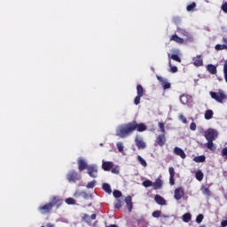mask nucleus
<instances>
[{
  "label": "nucleus",
  "mask_w": 227,
  "mask_h": 227,
  "mask_svg": "<svg viewBox=\"0 0 227 227\" xmlns=\"http://www.w3.org/2000/svg\"><path fill=\"white\" fill-rule=\"evenodd\" d=\"M146 129L147 127L145 125V123H137V121H132L119 126L116 129V136L121 137V139H124V137H129V136H130V134L136 130H137V132H145Z\"/></svg>",
  "instance_id": "f257e3e1"
},
{
  "label": "nucleus",
  "mask_w": 227,
  "mask_h": 227,
  "mask_svg": "<svg viewBox=\"0 0 227 227\" xmlns=\"http://www.w3.org/2000/svg\"><path fill=\"white\" fill-rule=\"evenodd\" d=\"M67 180L69 182V184H77L79 180H81V175L77 173L75 170H70L67 174Z\"/></svg>",
  "instance_id": "f03ea898"
},
{
  "label": "nucleus",
  "mask_w": 227,
  "mask_h": 227,
  "mask_svg": "<svg viewBox=\"0 0 227 227\" xmlns=\"http://www.w3.org/2000/svg\"><path fill=\"white\" fill-rule=\"evenodd\" d=\"M211 98H214L216 102H219V104H223V101L227 98L226 94H224L223 91H219V92H210Z\"/></svg>",
  "instance_id": "7ed1b4c3"
},
{
  "label": "nucleus",
  "mask_w": 227,
  "mask_h": 227,
  "mask_svg": "<svg viewBox=\"0 0 227 227\" xmlns=\"http://www.w3.org/2000/svg\"><path fill=\"white\" fill-rule=\"evenodd\" d=\"M137 95L134 99V104L135 106H139V104H141V97L145 95V89H143V85H137Z\"/></svg>",
  "instance_id": "20e7f679"
},
{
  "label": "nucleus",
  "mask_w": 227,
  "mask_h": 227,
  "mask_svg": "<svg viewBox=\"0 0 227 227\" xmlns=\"http://www.w3.org/2000/svg\"><path fill=\"white\" fill-rule=\"evenodd\" d=\"M217 132L212 129L206 130L204 133V137L207 139V141H215V139H217Z\"/></svg>",
  "instance_id": "39448f33"
},
{
  "label": "nucleus",
  "mask_w": 227,
  "mask_h": 227,
  "mask_svg": "<svg viewBox=\"0 0 227 227\" xmlns=\"http://www.w3.org/2000/svg\"><path fill=\"white\" fill-rule=\"evenodd\" d=\"M50 204L51 205V207H56V208H59L61 205H63V200L58 196L51 197Z\"/></svg>",
  "instance_id": "423d86ee"
},
{
  "label": "nucleus",
  "mask_w": 227,
  "mask_h": 227,
  "mask_svg": "<svg viewBox=\"0 0 227 227\" xmlns=\"http://www.w3.org/2000/svg\"><path fill=\"white\" fill-rule=\"evenodd\" d=\"M39 212H41L42 214L45 215V214H51V210H52V204H51V202L46 203L43 206H40L38 207Z\"/></svg>",
  "instance_id": "0eeeda50"
},
{
  "label": "nucleus",
  "mask_w": 227,
  "mask_h": 227,
  "mask_svg": "<svg viewBox=\"0 0 227 227\" xmlns=\"http://www.w3.org/2000/svg\"><path fill=\"white\" fill-rule=\"evenodd\" d=\"M184 196H185V192L184 191V188L179 187L175 190V192H174L175 200H176L178 201L181 199H183Z\"/></svg>",
  "instance_id": "6e6552de"
},
{
  "label": "nucleus",
  "mask_w": 227,
  "mask_h": 227,
  "mask_svg": "<svg viewBox=\"0 0 227 227\" xmlns=\"http://www.w3.org/2000/svg\"><path fill=\"white\" fill-rule=\"evenodd\" d=\"M88 175L91 176V178H97L98 175V168H97V166H89L87 168Z\"/></svg>",
  "instance_id": "1a4fd4ad"
},
{
  "label": "nucleus",
  "mask_w": 227,
  "mask_h": 227,
  "mask_svg": "<svg viewBox=\"0 0 227 227\" xmlns=\"http://www.w3.org/2000/svg\"><path fill=\"white\" fill-rule=\"evenodd\" d=\"M180 102L184 106H187V104H191V102H192V96L188 94H183L180 96Z\"/></svg>",
  "instance_id": "9d476101"
},
{
  "label": "nucleus",
  "mask_w": 227,
  "mask_h": 227,
  "mask_svg": "<svg viewBox=\"0 0 227 227\" xmlns=\"http://www.w3.org/2000/svg\"><path fill=\"white\" fill-rule=\"evenodd\" d=\"M157 80L160 82L163 90H169L171 88V83L168 82V79L162 78L161 76L157 75Z\"/></svg>",
  "instance_id": "9b49d317"
},
{
  "label": "nucleus",
  "mask_w": 227,
  "mask_h": 227,
  "mask_svg": "<svg viewBox=\"0 0 227 227\" xmlns=\"http://www.w3.org/2000/svg\"><path fill=\"white\" fill-rule=\"evenodd\" d=\"M155 143L158 146H164L166 145V134L161 133L156 137Z\"/></svg>",
  "instance_id": "f8f14e48"
},
{
  "label": "nucleus",
  "mask_w": 227,
  "mask_h": 227,
  "mask_svg": "<svg viewBox=\"0 0 227 227\" xmlns=\"http://www.w3.org/2000/svg\"><path fill=\"white\" fill-rule=\"evenodd\" d=\"M135 143L138 150H145V148H146V143H145V141L139 137L135 139Z\"/></svg>",
  "instance_id": "ddd939ff"
},
{
  "label": "nucleus",
  "mask_w": 227,
  "mask_h": 227,
  "mask_svg": "<svg viewBox=\"0 0 227 227\" xmlns=\"http://www.w3.org/2000/svg\"><path fill=\"white\" fill-rule=\"evenodd\" d=\"M78 169L79 171H84V169H88V162L82 159L78 160Z\"/></svg>",
  "instance_id": "4468645a"
},
{
  "label": "nucleus",
  "mask_w": 227,
  "mask_h": 227,
  "mask_svg": "<svg viewBox=\"0 0 227 227\" xmlns=\"http://www.w3.org/2000/svg\"><path fill=\"white\" fill-rule=\"evenodd\" d=\"M112 168H114V163L112 161H103L102 169H104V171H111Z\"/></svg>",
  "instance_id": "2eb2a0df"
},
{
  "label": "nucleus",
  "mask_w": 227,
  "mask_h": 227,
  "mask_svg": "<svg viewBox=\"0 0 227 227\" xmlns=\"http://www.w3.org/2000/svg\"><path fill=\"white\" fill-rule=\"evenodd\" d=\"M170 42H176V43H179L182 45V43H184L185 41L184 40V38L178 36V35L174 34L170 37Z\"/></svg>",
  "instance_id": "dca6fc26"
},
{
  "label": "nucleus",
  "mask_w": 227,
  "mask_h": 227,
  "mask_svg": "<svg viewBox=\"0 0 227 227\" xmlns=\"http://www.w3.org/2000/svg\"><path fill=\"white\" fill-rule=\"evenodd\" d=\"M223 42L224 44H216L215 46V51H227V38L223 37Z\"/></svg>",
  "instance_id": "f3484780"
},
{
  "label": "nucleus",
  "mask_w": 227,
  "mask_h": 227,
  "mask_svg": "<svg viewBox=\"0 0 227 227\" xmlns=\"http://www.w3.org/2000/svg\"><path fill=\"white\" fill-rule=\"evenodd\" d=\"M153 189L154 191H159V189H162V179L158 177L154 183H153Z\"/></svg>",
  "instance_id": "a211bd4d"
},
{
  "label": "nucleus",
  "mask_w": 227,
  "mask_h": 227,
  "mask_svg": "<svg viewBox=\"0 0 227 227\" xmlns=\"http://www.w3.org/2000/svg\"><path fill=\"white\" fill-rule=\"evenodd\" d=\"M174 153L181 157V159H185V157H187V155L185 154V152H184L180 147H175Z\"/></svg>",
  "instance_id": "6ab92c4d"
},
{
  "label": "nucleus",
  "mask_w": 227,
  "mask_h": 227,
  "mask_svg": "<svg viewBox=\"0 0 227 227\" xmlns=\"http://www.w3.org/2000/svg\"><path fill=\"white\" fill-rule=\"evenodd\" d=\"M125 203L127 205V208L129 212H132V208H134L133 203H132V197L127 196L125 198Z\"/></svg>",
  "instance_id": "aec40b11"
},
{
  "label": "nucleus",
  "mask_w": 227,
  "mask_h": 227,
  "mask_svg": "<svg viewBox=\"0 0 227 227\" xmlns=\"http://www.w3.org/2000/svg\"><path fill=\"white\" fill-rule=\"evenodd\" d=\"M193 65L194 67H203V59H201V55H197L196 58H193Z\"/></svg>",
  "instance_id": "412c9836"
},
{
  "label": "nucleus",
  "mask_w": 227,
  "mask_h": 227,
  "mask_svg": "<svg viewBox=\"0 0 227 227\" xmlns=\"http://www.w3.org/2000/svg\"><path fill=\"white\" fill-rule=\"evenodd\" d=\"M177 33H180L182 35V36H185L186 42H189V40L190 41L192 40L191 34H189V32H187L186 30H184L182 28H177Z\"/></svg>",
  "instance_id": "4be33fe9"
},
{
  "label": "nucleus",
  "mask_w": 227,
  "mask_h": 227,
  "mask_svg": "<svg viewBox=\"0 0 227 227\" xmlns=\"http://www.w3.org/2000/svg\"><path fill=\"white\" fill-rule=\"evenodd\" d=\"M207 70L211 75H215V74H217V67L213 64H208L207 66Z\"/></svg>",
  "instance_id": "5701e85b"
},
{
  "label": "nucleus",
  "mask_w": 227,
  "mask_h": 227,
  "mask_svg": "<svg viewBox=\"0 0 227 227\" xmlns=\"http://www.w3.org/2000/svg\"><path fill=\"white\" fill-rule=\"evenodd\" d=\"M207 150H210V152H215V145H214V140H207V143L204 145Z\"/></svg>",
  "instance_id": "b1692460"
},
{
  "label": "nucleus",
  "mask_w": 227,
  "mask_h": 227,
  "mask_svg": "<svg viewBox=\"0 0 227 227\" xmlns=\"http://www.w3.org/2000/svg\"><path fill=\"white\" fill-rule=\"evenodd\" d=\"M154 200L158 205H166V200H164L160 195H155Z\"/></svg>",
  "instance_id": "393cba45"
},
{
  "label": "nucleus",
  "mask_w": 227,
  "mask_h": 227,
  "mask_svg": "<svg viewBox=\"0 0 227 227\" xmlns=\"http://www.w3.org/2000/svg\"><path fill=\"white\" fill-rule=\"evenodd\" d=\"M201 192L207 198H210V196H212V192H210V188L209 187H206V186L202 187L201 188Z\"/></svg>",
  "instance_id": "a878e982"
},
{
  "label": "nucleus",
  "mask_w": 227,
  "mask_h": 227,
  "mask_svg": "<svg viewBox=\"0 0 227 227\" xmlns=\"http://www.w3.org/2000/svg\"><path fill=\"white\" fill-rule=\"evenodd\" d=\"M204 117H205V120H212V118H214V111L207 110Z\"/></svg>",
  "instance_id": "bb28decb"
},
{
  "label": "nucleus",
  "mask_w": 227,
  "mask_h": 227,
  "mask_svg": "<svg viewBox=\"0 0 227 227\" xmlns=\"http://www.w3.org/2000/svg\"><path fill=\"white\" fill-rule=\"evenodd\" d=\"M102 188L105 192H107V194H111V192H113V190H111V185H109L107 183L103 184Z\"/></svg>",
  "instance_id": "cd10ccee"
},
{
  "label": "nucleus",
  "mask_w": 227,
  "mask_h": 227,
  "mask_svg": "<svg viewBox=\"0 0 227 227\" xmlns=\"http://www.w3.org/2000/svg\"><path fill=\"white\" fill-rule=\"evenodd\" d=\"M194 162L200 163V162H205V160H207V158L205 157V155H200V156H196L193 159Z\"/></svg>",
  "instance_id": "c85d7f7f"
},
{
  "label": "nucleus",
  "mask_w": 227,
  "mask_h": 227,
  "mask_svg": "<svg viewBox=\"0 0 227 227\" xmlns=\"http://www.w3.org/2000/svg\"><path fill=\"white\" fill-rule=\"evenodd\" d=\"M191 219H192V215H191V213H186L183 215L184 223H189V221H191Z\"/></svg>",
  "instance_id": "c756f323"
},
{
  "label": "nucleus",
  "mask_w": 227,
  "mask_h": 227,
  "mask_svg": "<svg viewBox=\"0 0 227 227\" xmlns=\"http://www.w3.org/2000/svg\"><path fill=\"white\" fill-rule=\"evenodd\" d=\"M168 67H170L169 72H171V74H176V72H178V67L172 66L171 60L168 61Z\"/></svg>",
  "instance_id": "7c9ffc66"
},
{
  "label": "nucleus",
  "mask_w": 227,
  "mask_h": 227,
  "mask_svg": "<svg viewBox=\"0 0 227 227\" xmlns=\"http://www.w3.org/2000/svg\"><path fill=\"white\" fill-rule=\"evenodd\" d=\"M203 172H201V170H198L195 174V177H196V180H198L199 182H201V180H203Z\"/></svg>",
  "instance_id": "2f4dec72"
},
{
  "label": "nucleus",
  "mask_w": 227,
  "mask_h": 227,
  "mask_svg": "<svg viewBox=\"0 0 227 227\" xmlns=\"http://www.w3.org/2000/svg\"><path fill=\"white\" fill-rule=\"evenodd\" d=\"M196 9V2H192V4H188L186 7L187 12H194Z\"/></svg>",
  "instance_id": "473e14b6"
},
{
  "label": "nucleus",
  "mask_w": 227,
  "mask_h": 227,
  "mask_svg": "<svg viewBox=\"0 0 227 227\" xmlns=\"http://www.w3.org/2000/svg\"><path fill=\"white\" fill-rule=\"evenodd\" d=\"M137 160L141 164V166H143L144 168H146V166H148V163H146V160H145V159H143V157H141L140 155L137 156Z\"/></svg>",
  "instance_id": "72a5a7b5"
},
{
  "label": "nucleus",
  "mask_w": 227,
  "mask_h": 227,
  "mask_svg": "<svg viewBox=\"0 0 227 227\" xmlns=\"http://www.w3.org/2000/svg\"><path fill=\"white\" fill-rule=\"evenodd\" d=\"M170 58L177 63H182V59H180V57L177 54H172Z\"/></svg>",
  "instance_id": "f704fd0d"
},
{
  "label": "nucleus",
  "mask_w": 227,
  "mask_h": 227,
  "mask_svg": "<svg viewBox=\"0 0 227 227\" xmlns=\"http://www.w3.org/2000/svg\"><path fill=\"white\" fill-rule=\"evenodd\" d=\"M158 127L160 129L161 134H166V127L164 122H159Z\"/></svg>",
  "instance_id": "c9c22d12"
},
{
  "label": "nucleus",
  "mask_w": 227,
  "mask_h": 227,
  "mask_svg": "<svg viewBox=\"0 0 227 227\" xmlns=\"http://www.w3.org/2000/svg\"><path fill=\"white\" fill-rule=\"evenodd\" d=\"M121 207H123V201L117 200L114 204V207L117 208L118 210H120V208H121Z\"/></svg>",
  "instance_id": "e433bc0d"
},
{
  "label": "nucleus",
  "mask_w": 227,
  "mask_h": 227,
  "mask_svg": "<svg viewBox=\"0 0 227 227\" xmlns=\"http://www.w3.org/2000/svg\"><path fill=\"white\" fill-rule=\"evenodd\" d=\"M142 185L144 187H152V185H153V182L150 181V180H145L142 183Z\"/></svg>",
  "instance_id": "4c0bfd02"
},
{
  "label": "nucleus",
  "mask_w": 227,
  "mask_h": 227,
  "mask_svg": "<svg viewBox=\"0 0 227 227\" xmlns=\"http://www.w3.org/2000/svg\"><path fill=\"white\" fill-rule=\"evenodd\" d=\"M160 215H162V211H160V210H156V211L153 212V217L159 219V217H160Z\"/></svg>",
  "instance_id": "58836bf2"
},
{
  "label": "nucleus",
  "mask_w": 227,
  "mask_h": 227,
  "mask_svg": "<svg viewBox=\"0 0 227 227\" xmlns=\"http://www.w3.org/2000/svg\"><path fill=\"white\" fill-rule=\"evenodd\" d=\"M205 218V216L203 215V214H200L197 217H196V223L198 224H200V223L203 222V219Z\"/></svg>",
  "instance_id": "ea45409f"
},
{
  "label": "nucleus",
  "mask_w": 227,
  "mask_h": 227,
  "mask_svg": "<svg viewBox=\"0 0 227 227\" xmlns=\"http://www.w3.org/2000/svg\"><path fill=\"white\" fill-rule=\"evenodd\" d=\"M137 225L139 226V227H147L148 226V223H146L145 221H143V220H139L137 223Z\"/></svg>",
  "instance_id": "a19ab883"
},
{
  "label": "nucleus",
  "mask_w": 227,
  "mask_h": 227,
  "mask_svg": "<svg viewBox=\"0 0 227 227\" xmlns=\"http://www.w3.org/2000/svg\"><path fill=\"white\" fill-rule=\"evenodd\" d=\"M111 173H113L114 175H120V168H118V166L112 168Z\"/></svg>",
  "instance_id": "79ce46f5"
},
{
  "label": "nucleus",
  "mask_w": 227,
  "mask_h": 227,
  "mask_svg": "<svg viewBox=\"0 0 227 227\" xmlns=\"http://www.w3.org/2000/svg\"><path fill=\"white\" fill-rule=\"evenodd\" d=\"M97 184V181H91L89 182L86 185L87 189H93V187H95V184Z\"/></svg>",
  "instance_id": "37998d69"
},
{
  "label": "nucleus",
  "mask_w": 227,
  "mask_h": 227,
  "mask_svg": "<svg viewBox=\"0 0 227 227\" xmlns=\"http://www.w3.org/2000/svg\"><path fill=\"white\" fill-rule=\"evenodd\" d=\"M67 205H75V200L74 198H67L66 199Z\"/></svg>",
  "instance_id": "c03bdc74"
},
{
  "label": "nucleus",
  "mask_w": 227,
  "mask_h": 227,
  "mask_svg": "<svg viewBox=\"0 0 227 227\" xmlns=\"http://www.w3.org/2000/svg\"><path fill=\"white\" fill-rule=\"evenodd\" d=\"M116 145L118 148V152H120V153H122L124 148L123 144L121 142H118Z\"/></svg>",
  "instance_id": "a18cd8bd"
},
{
  "label": "nucleus",
  "mask_w": 227,
  "mask_h": 227,
  "mask_svg": "<svg viewBox=\"0 0 227 227\" xmlns=\"http://www.w3.org/2000/svg\"><path fill=\"white\" fill-rule=\"evenodd\" d=\"M113 195L115 197V198H121V192H120L119 190H114L113 192Z\"/></svg>",
  "instance_id": "49530a36"
},
{
  "label": "nucleus",
  "mask_w": 227,
  "mask_h": 227,
  "mask_svg": "<svg viewBox=\"0 0 227 227\" xmlns=\"http://www.w3.org/2000/svg\"><path fill=\"white\" fill-rule=\"evenodd\" d=\"M223 75H224L225 82H227V63L223 65Z\"/></svg>",
  "instance_id": "de8ad7c7"
},
{
  "label": "nucleus",
  "mask_w": 227,
  "mask_h": 227,
  "mask_svg": "<svg viewBox=\"0 0 227 227\" xmlns=\"http://www.w3.org/2000/svg\"><path fill=\"white\" fill-rule=\"evenodd\" d=\"M221 10H223V12L224 13H227V2L223 3L221 6Z\"/></svg>",
  "instance_id": "09e8293b"
},
{
  "label": "nucleus",
  "mask_w": 227,
  "mask_h": 227,
  "mask_svg": "<svg viewBox=\"0 0 227 227\" xmlns=\"http://www.w3.org/2000/svg\"><path fill=\"white\" fill-rule=\"evenodd\" d=\"M178 118L181 121H183V123H187V118H185V116H184V114H179Z\"/></svg>",
  "instance_id": "8fccbe9b"
},
{
  "label": "nucleus",
  "mask_w": 227,
  "mask_h": 227,
  "mask_svg": "<svg viewBox=\"0 0 227 227\" xmlns=\"http://www.w3.org/2000/svg\"><path fill=\"white\" fill-rule=\"evenodd\" d=\"M222 156L225 157V159L227 160V147H224L223 149H222Z\"/></svg>",
  "instance_id": "3c124183"
},
{
  "label": "nucleus",
  "mask_w": 227,
  "mask_h": 227,
  "mask_svg": "<svg viewBox=\"0 0 227 227\" xmlns=\"http://www.w3.org/2000/svg\"><path fill=\"white\" fill-rule=\"evenodd\" d=\"M168 173H169L170 176H175V168L173 167H170L168 168Z\"/></svg>",
  "instance_id": "603ef678"
},
{
  "label": "nucleus",
  "mask_w": 227,
  "mask_h": 227,
  "mask_svg": "<svg viewBox=\"0 0 227 227\" xmlns=\"http://www.w3.org/2000/svg\"><path fill=\"white\" fill-rule=\"evenodd\" d=\"M169 184L170 185H175V176H169Z\"/></svg>",
  "instance_id": "864d4df0"
},
{
  "label": "nucleus",
  "mask_w": 227,
  "mask_h": 227,
  "mask_svg": "<svg viewBox=\"0 0 227 227\" xmlns=\"http://www.w3.org/2000/svg\"><path fill=\"white\" fill-rule=\"evenodd\" d=\"M82 220L85 221L86 223H88V221H90V215L84 214L82 216Z\"/></svg>",
  "instance_id": "5fc2aeb1"
},
{
  "label": "nucleus",
  "mask_w": 227,
  "mask_h": 227,
  "mask_svg": "<svg viewBox=\"0 0 227 227\" xmlns=\"http://www.w3.org/2000/svg\"><path fill=\"white\" fill-rule=\"evenodd\" d=\"M191 130H196V122H192L190 124Z\"/></svg>",
  "instance_id": "6e6d98bb"
},
{
  "label": "nucleus",
  "mask_w": 227,
  "mask_h": 227,
  "mask_svg": "<svg viewBox=\"0 0 227 227\" xmlns=\"http://www.w3.org/2000/svg\"><path fill=\"white\" fill-rule=\"evenodd\" d=\"M221 226L222 227H226L227 226V219L221 222Z\"/></svg>",
  "instance_id": "4d7b16f0"
},
{
  "label": "nucleus",
  "mask_w": 227,
  "mask_h": 227,
  "mask_svg": "<svg viewBox=\"0 0 227 227\" xmlns=\"http://www.w3.org/2000/svg\"><path fill=\"white\" fill-rule=\"evenodd\" d=\"M90 219H92V221H95V219H97V215L96 214H92L90 215Z\"/></svg>",
  "instance_id": "13d9d810"
},
{
  "label": "nucleus",
  "mask_w": 227,
  "mask_h": 227,
  "mask_svg": "<svg viewBox=\"0 0 227 227\" xmlns=\"http://www.w3.org/2000/svg\"><path fill=\"white\" fill-rule=\"evenodd\" d=\"M174 22H175V24H180V19L176 18V19L174 20Z\"/></svg>",
  "instance_id": "bf43d9fd"
},
{
  "label": "nucleus",
  "mask_w": 227,
  "mask_h": 227,
  "mask_svg": "<svg viewBox=\"0 0 227 227\" xmlns=\"http://www.w3.org/2000/svg\"><path fill=\"white\" fill-rule=\"evenodd\" d=\"M47 227H54V224H52V223H48V224H47Z\"/></svg>",
  "instance_id": "052dcab7"
},
{
  "label": "nucleus",
  "mask_w": 227,
  "mask_h": 227,
  "mask_svg": "<svg viewBox=\"0 0 227 227\" xmlns=\"http://www.w3.org/2000/svg\"><path fill=\"white\" fill-rule=\"evenodd\" d=\"M169 56H171V54H168V58H169Z\"/></svg>",
  "instance_id": "680f3d73"
}]
</instances>
